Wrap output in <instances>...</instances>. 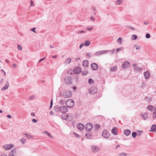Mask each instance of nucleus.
<instances>
[{
	"instance_id": "0e129e2a",
	"label": "nucleus",
	"mask_w": 156,
	"mask_h": 156,
	"mask_svg": "<svg viewBox=\"0 0 156 156\" xmlns=\"http://www.w3.org/2000/svg\"><path fill=\"white\" fill-rule=\"evenodd\" d=\"M3 79H1V83H3Z\"/></svg>"
},
{
	"instance_id": "a19ab883",
	"label": "nucleus",
	"mask_w": 156,
	"mask_h": 156,
	"mask_svg": "<svg viewBox=\"0 0 156 156\" xmlns=\"http://www.w3.org/2000/svg\"><path fill=\"white\" fill-rule=\"evenodd\" d=\"M146 37L147 38H149L150 37V35L149 34H147L146 35Z\"/></svg>"
},
{
	"instance_id": "412c9836",
	"label": "nucleus",
	"mask_w": 156,
	"mask_h": 156,
	"mask_svg": "<svg viewBox=\"0 0 156 156\" xmlns=\"http://www.w3.org/2000/svg\"><path fill=\"white\" fill-rule=\"evenodd\" d=\"M154 108V107L151 105H149L147 107V109L151 111H152Z\"/></svg>"
},
{
	"instance_id": "6e6552de",
	"label": "nucleus",
	"mask_w": 156,
	"mask_h": 156,
	"mask_svg": "<svg viewBox=\"0 0 156 156\" xmlns=\"http://www.w3.org/2000/svg\"><path fill=\"white\" fill-rule=\"evenodd\" d=\"M130 66V64L129 62L128 61H125L123 63L122 67L123 69H125L126 68Z\"/></svg>"
},
{
	"instance_id": "ddd939ff",
	"label": "nucleus",
	"mask_w": 156,
	"mask_h": 156,
	"mask_svg": "<svg viewBox=\"0 0 156 156\" xmlns=\"http://www.w3.org/2000/svg\"><path fill=\"white\" fill-rule=\"evenodd\" d=\"M144 75L145 78L147 79L150 77V73L148 71H146L144 73Z\"/></svg>"
},
{
	"instance_id": "4468645a",
	"label": "nucleus",
	"mask_w": 156,
	"mask_h": 156,
	"mask_svg": "<svg viewBox=\"0 0 156 156\" xmlns=\"http://www.w3.org/2000/svg\"><path fill=\"white\" fill-rule=\"evenodd\" d=\"M118 129L117 128L115 127L113 128L112 130V133L115 135H117V133Z\"/></svg>"
},
{
	"instance_id": "4d7b16f0",
	"label": "nucleus",
	"mask_w": 156,
	"mask_h": 156,
	"mask_svg": "<svg viewBox=\"0 0 156 156\" xmlns=\"http://www.w3.org/2000/svg\"><path fill=\"white\" fill-rule=\"evenodd\" d=\"M83 32H84V31H80L78 32V33L80 34V33H83Z\"/></svg>"
},
{
	"instance_id": "c756f323",
	"label": "nucleus",
	"mask_w": 156,
	"mask_h": 156,
	"mask_svg": "<svg viewBox=\"0 0 156 156\" xmlns=\"http://www.w3.org/2000/svg\"><path fill=\"white\" fill-rule=\"evenodd\" d=\"M123 49V48L122 47H120L119 48H118L117 49L116 51V54H117V52L118 51H121Z\"/></svg>"
},
{
	"instance_id": "e2e57ef3",
	"label": "nucleus",
	"mask_w": 156,
	"mask_h": 156,
	"mask_svg": "<svg viewBox=\"0 0 156 156\" xmlns=\"http://www.w3.org/2000/svg\"><path fill=\"white\" fill-rule=\"evenodd\" d=\"M120 147V145H117L116 146V148H117L118 147Z\"/></svg>"
},
{
	"instance_id": "680f3d73",
	"label": "nucleus",
	"mask_w": 156,
	"mask_h": 156,
	"mask_svg": "<svg viewBox=\"0 0 156 156\" xmlns=\"http://www.w3.org/2000/svg\"><path fill=\"white\" fill-rule=\"evenodd\" d=\"M90 19L92 20L93 21H94V19L93 18V17H91V18H90Z\"/></svg>"
},
{
	"instance_id": "f03ea898",
	"label": "nucleus",
	"mask_w": 156,
	"mask_h": 156,
	"mask_svg": "<svg viewBox=\"0 0 156 156\" xmlns=\"http://www.w3.org/2000/svg\"><path fill=\"white\" fill-rule=\"evenodd\" d=\"M57 108L59 109V111L62 113H65L67 112L68 109L65 106L62 105L61 106H58Z\"/></svg>"
},
{
	"instance_id": "5fc2aeb1",
	"label": "nucleus",
	"mask_w": 156,
	"mask_h": 156,
	"mask_svg": "<svg viewBox=\"0 0 156 156\" xmlns=\"http://www.w3.org/2000/svg\"><path fill=\"white\" fill-rule=\"evenodd\" d=\"M12 66L13 67H15L16 66V65L15 64H14L12 65Z\"/></svg>"
},
{
	"instance_id": "052dcab7",
	"label": "nucleus",
	"mask_w": 156,
	"mask_h": 156,
	"mask_svg": "<svg viewBox=\"0 0 156 156\" xmlns=\"http://www.w3.org/2000/svg\"><path fill=\"white\" fill-rule=\"evenodd\" d=\"M1 156H7L6 154H2Z\"/></svg>"
},
{
	"instance_id": "864d4df0",
	"label": "nucleus",
	"mask_w": 156,
	"mask_h": 156,
	"mask_svg": "<svg viewBox=\"0 0 156 156\" xmlns=\"http://www.w3.org/2000/svg\"><path fill=\"white\" fill-rule=\"evenodd\" d=\"M44 58H45V57L44 58H43L40 59L39 60V62H41L44 59Z\"/></svg>"
},
{
	"instance_id": "49530a36",
	"label": "nucleus",
	"mask_w": 156,
	"mask_h": 156,
	"mask_svg": "<svg viewBox=\"0 0 156 156\" xmlns=\"http://www.w3.org/2000/svg\"><path fill=\"white\" fill-rule=\"evenodd\" d=\"M32 121L34 123H36L37 122V120L36 119H32Z\"/></svg>"
},
{
	"instance_id": "338daca9",
	"label": "nucleus",
	"mask_w": 156,
	"mask_h": 156,
	"mask_svg": "<svg viewBox=\"0 0 156 156\" xmlns=\"http://www.w3.org/2000/svg\"><path fill=\"white\" fill-rule=\"evenodd\" d=\"M112 53H114V52H115V50H114V49H113V50H112Z\"/></svg>"
},
{
	"instance_id": "473e14b6",
	"label": "nucleus",
	"mask_w": 156,
	"mask_h": 156,
	"mask_svg": "<svg viewBox=\"0 0 156 156\" xmlns=\"http://www.w3.org/2000/svg\"><path fill=\"white\" fill-rule=\"evenodd\" d=\"M116 66H114V67H112L110 69L111 70L114 71H115L116 70Z\"/></svg>"
},
{
	"instance_id": "4be33fe9",
	"label": "nucleus",
	"mask_w": 156,
	"mask_h": 156,
	"mask_svg": "<svg viewBox=\"0 0 156 156\" xmlns=\"http://www.w3.org/2000/svg\"><path fill=\"white\" fill-rule=\"evenodd\" d=\"M124 133L126 135L128 136L130 133L131 131L129 130H125Z\"/></svg>"
},
{
	"instance_id": "dca6fc26",
	"label": "nucleus",
	"mask_w": 156,
	"mask_h": 156,
	"mask_svg": "<svg viewBox=\"0 0 156 156\" xmlns=\"http://www.w3.org/2000/svg\"><path fill=\"white\" fill-rule=\"evenodd\" d=\"M108 52V51H100L98 52H97L96 53L95 55H101L103 54H104V53H107Z\"/></svg>"
},
{
	"instance_id": "f257e3e1",
	"label": "nucleus",
	"mask_w": 156,
	"mask_h": 156,
	"mask_svg": "<svg viewBox=\"0 0 156 156\" xmlns=\"http://www.w3.org/2000/svg\"><path fill=\"white\" fill-rule=\"evenodd\" d=\"M65 104L68 108H72L74 105V102L73 100L69 99L66 101Z\"/></svg>"
},
{
	"instance_id": "2eb2a0df",
	"label": "nucleus",
	"mask_w": 156,
	"mask_h": 156,
	"mask_svg": "<svg viewBox=\"0 0 156 156\" xmlns=\"http://www.w3.org/2000/svg\"><path fill=\"white\" fill-rule=\"evenodd\" d=\"M9 86V85L8 82H6V83H5V86L1 88V90L2 91H3L5 89H7L8 88Z\"/></svg>"
},
{
	"instance_id": "79ce46f5",
	"label": "nucleus",
	"mask_w": 156,
	"mask_h": 156,
	"mask_svg": "<svg viewBox=\"0 0 156 156\" xmlns=\"http://www.w3.org/2000/svg\"><path fill=\"white\" fill-rule=\"evenodd\" d=\"M18 48L20 50H21L22 49V47L20 45H18Z\"/></svg>"
},
{
	"instance_id": "1a4fd4ad",
	"label": "nucleus",
	"mask_w": 156,
	"mask_h": 156,
	"mask_svg": "<svg viewBox=\"0 0 156 156\" xmlns=\"http://www.w3.org/2000/svg\"><path fill=\"white\" fill-rule=\"evenodd\" d=\"M14 145L12 144H7L4 146V147L7 150H9L13 147Z\"/></svg>"
},
{
	"instance_id": "7ed1b4c3",
	"label": "nucleus",
	"mask_w": 156,
	"mask_h": 156,
	"mask_svg": "<svg viewBox=\"0 0 156 156\" xmlns=\"http://www.w3.org/2000/svg\"><path fill=\"white\" fill-rule=\"evenodd\" d=\"M72 95V93L71 91H66L65 92L63 95L64 98H68L70 97Z\"/></svg>"
},
{
	"instance_id": "6ab92c4d",
	"label": "nucleus",
	"mask_w": 156,
	"mask_h": 156,
	"mask_svg": "<svg viewBox=\"0 0 156 156\" xmlns=\"http://www.w3.org/2000/svg\"><path fill=\"white\" fill-rule=\"evenodd\" d=\"M88 62L87 60L84 61L82 63L83 66L84 67H87L88 66Z\"/></svg>"
},
{
	"instance_id": "a878e982",
	"label": "nucleus",
	"mask_w": 156,
	"mask_h": 156,
	"mask_svg": "<svg viewBox=\"0 0 156 156\" xmlns=\"http://www.w3.org/2000/svg\"><path fill=\"white\" fill-rule=\"evenodd\" d=\"M23 134L25 135L28 138L33 139L34 138L33 136L30 135H28L26 133H24Z\"/></svg>"
},
{
	"instance_id": "cd10ccee",
	"label": "nucleus",
	"mask_w": 156,
	"mask_h": 156,
	"mask_svg": "<svg viewBox=\"0 0 156 156\" xmlns=\"http://www.w3.org/2000/svg\"><path fill=\"white\" fill-rule=\"evenodd\" d=\"M84 43L85 45L88 46L90 44V42L88 41H86Z\"/></svg>"
},
{
	"instance_id": "72a5a7b5",
	"label": "nucleus",
	"mask_w": 156,
	"mask_h": 156,
	"mask_svg": "<svg viewBox=\"0 0 156 156\" xmlns=\"http://www.w3.org/2000/svg\"><path fill=\"white\" fill-rule=\"evenodd\" d=\"M65 103V101L62 99L60 100L59 104L60 105H63Z\"/></svg>"
},
{
	"instance_id": "c03bdc74",
	"label": "nucleus",
	"mask_w": 156,
	"mask_h": 156,
	"mask_svg": "<svg viewBox=\"0 0 156 156\" xmlns=\"http://www.w3.org/2000/svg\"><path fill=\"white\" fill-rule=\"evenodd\" d=\"M52 103H53V101H52V99H51V104H50V108H51V107H52Z\"/></svg>"
},
{
	"instance_id": "3c124183",
	"label": "nucleus",
	"mask_w": 156,
	"mask_h": 156,
	"mask_svg": "<svg viewBox=\"0 0 156 156\" xmlns=\"http://www.w3.org/2000/svg\"><path fill=\"white\" fill-rule=\"evenodd\" d=\"M31 116H33V117L35 116V115L34 113L33 112H32L31 113Z\"/></svg>"
},
{
	"instance_id": "ea45409f",
	"label": "nucleus",
	"mask_w": 156,
	"mask_h": 156,
	"mask_svg": "<svg viewBox=\"0 0 156 156\" xmlns=\"http://www.w3.org/2000/svg\"><path fill=\"white\" fill-rule=\"evenodd\" d=\"M36 28H33L31 29V30L33 31L35 33H36V32L35 30Z\"/></svg>"
},
{
	"instance_id": "c85d7f7f",
	"label": "nucleus",
	"mask_w": 156,
	"mask_h": 156,
	"mask_svg": "<svg viewBox=\"0 0 156 156\" xmlns=\"http://www.w3.org/2000/svg\"><path fill=\"white\" fill-rule=\"evenodd\" d=\"M20 141L22 144H24L26 141V140L24 138H23L20 140Z\"/></svg>"
},
{
	"instance_id": "6e6d98bb",
	"label": "nucleus",
	"mask_w": 156,
	"mask_h": 156,
	"mask_svg": "<svg viewBox=\"0 0 156 156\" xmlns=\"http://www.w3.org/2000/svg\"><path fill=\"white\" fill-rule=\"evenodd\" d=\"M75 135L76 136V137H79V134H77L76 133H75Z\"/></svg>"
},
{
	"instance_id": "09e8293b",
	"label": "nucleus",
	"mask_w": 156,
	"mask_h": 156,
	"mask_svg": "<svg viewBox=\"0 0 156 156\" xmlns=\"http://www.w3.org/2000/svg\"><path fill=\"white\" fill-rule=\"evenodd\" d=\"M46 133L50 137H52V136L49 133H48L47 132H46Z\"/></svg>"
},
{
	"instance_id": "39448f33",
	"label": "nucleus",
	"mask_w": 156,
	"mask_h": 156,
	"mask_svg": "<svg viewBox=\"0 0 156 156\" xmlns=\"http://www.w3.org/2000/svg\"><path fill=\"white\" fill-rule=\"evenodd\" d=\"M102 136L106 138H108L110 136V134L106 130H104L102 133Z\"/></svg>"
},
{
	"instance_id": "0eeeda50",
	"label": "nucleus",
	"mask_w": 156,
	"mask_h": 156,
	"mask_svg": "<svg viewBox=\"0 0 156 156\" xmlns=\"http://www.w3.org/2000/svg\"><path fill=\"white\" fill-rule=\"evenodd\" d=\"M81 72V69L80 67H77L75 68L73 70V72L74 74H78Z\"/></svg>"
},
{
	"instance_id": "13d9d810",
	"label": "nucleus",
	"mask_w": 156,
	"mask_h": 156,
	"mask_svg": "<svg viewBox=\"0 0 156 156\" xmlns=\"http://www.w3.org/2000/svg\"><path fill=\"white\" fill-rule=\"evenodd\" d=\"M2 71V72H3L4 73V76H5L6 75V73L3 70V69H1V70Z\"/></svg>"
},
{
	"instance_id": "b1692460",
	"label": "nucleus",
	"mask_w": 156,
	"mask_h": 156,
	"mask_svg": "<svg viewBox=\"0 0 156 156\" xmlns=\"http://www.w3.org/2000/svg\"><path fill=\"white\" fill-rule=\"evenodd\" d=\"M142 116L144 120H145L148 118L147 114V113H144L141 115Z\"/></svg>"
},
{
	"instance_id": "5701e85b",
	"label": "nucleus",
	"mask_w": 156,
	"mask_h": 156,
	"mask_svg": "<svg viewBox=\"0 0 156 156\" xmlns=\"http://www.w3.org/2000/svg\"><path fill=\"white\" fill-rule=\"evenodd\" d=\"M156 129V125H153L151 127V131H155Z\"/></svg>"
},
{
	"instance_id": "de8ad7c7",
	"label": "nucleus",
	"mask_w": 156,
	"mask_h": 156,
	"mask_svg": "<svg viewBox=\"0 0 156 156\" xmlns=\"http://www.w3.org/2000/svg\"><path fill=\"white\" fill-rule=\"evenodd\" d=\"M93 28L92 27H90L89 28H87V29L89 30H91Z\"/></svg>"
},
{
	"instance_id": "e433bc0d",
	"label": "nucleus",
	"mask_w": 156,
	"mask_h": 156,
	"mask_svg": "<svg viewBox=\"0 0 156 156\" xmlns=\"http://www.w3.org/2000/svg\"><path fill=\"white\" fill-rule=\"evenodd\" d=\"M134 47H136V50H138L141 48V47L140 46H136V45H135Z\"/></svg>"
},
{
	"instance_id": "9d476101",
	"label": "nucleus",
	"mask_w": 156,
	"mask_h": 156,
	"mask_svg": "<svg viewBox=\"0 0 156 156\" xmlns=\"http://www.w3.org/2000/svg\"><path fill=\"white\" fill-rule=\"evenodd\" d=\"M91 67L93 70H96L98 69V66L95 63H93L91 64Z\"/></svg>"
},
{
	"instance_id": "9b49d317",
	"label": "nucleus",
	"mask_w": 156,
	"mask_h": 156,
	"mask_svg": "<svg viewBox=\"0 0 156 156\" xmlns=\"http://www.w3.org/2000/svg\"><path fill=\"white\" fill-rule=\"evenodd\" d=\"M72 79L70 77H67L65 79L66 82L68 84L71 83Z\"/></svg>"
},
{
	"instance_id": "58836bf2",
	"label": "nucleus",
	"mask_w": 156,
	"mask_h": 156,
	"mask_svg": "<svg viewBox=\"0 0 156 156\" xmlns=\"http://www.w3.org/2000/svg\"><path fill=\"white\" fill-rule=\"evenodd\" d=\"M84 45H85L84 43V42L82 43L80 45V48H81Z\"/></svg>"
},
{
	"instance_id": "423d86ee",
	"label": "nucleus",
	"mask_w": 156,
	"mask_h": 156,
	"mask_svg": "<svg viewBox=\"0 0 156 156\" xmlns=\"http://www.w3.org/2000/svg\"><path fill=\"white\" fill-rule=\"evenodd\" d=\"M78 129L80 131L83 130L84 128V125L81 123H79L77 125Z\"/></svg>"
},
{
	"instance_id": "774afa93",
	"label": "nucleus",
	"mask_w": 156,
	"mask_h": 156,
	"mask_svg": "<svg viewBox=\"0 0 156 156\" xmlns=\"http://www.w3.org/2000/svg\"><path fill=\"white\" fill-rule=\"evenodd\" d=\"M144 24H145V25H147V24H148V23H147V22H144Z\"/></svg>"
},
{
	"instance_id": "393cba45",
	"label": "nucleus",
	"mask_w": 156,
	"mask_h": 156,
	"mask_svg": "<svg viewBox=\"0 0 156 156\" xmlns=\"http://www.w3.org/2000/svg\"><path fill=\"white\" fill-rule=\"evenodd\" d=\"M71 61V59L70 58H67L65 62L66 64L69 63Z\"/></svg>"
},
{
	"instance_id": "bf43d9fd",
	"label": "nucleus",
	"mask_w": 156,
	"mask_h": 156,
	"mask_svg": "<svg viewBox=\"0 0 156 156\" xmlns=\"http://www.w3.org/2000/svg\"><path fill=\"white\" fill-rule=\"evenodd\" d=\"M57 57V56L55 55L54 56H52V58H56Z\"/></svg>"
},
{
	"instance_id": "20e7f679",
	"label": "nucleus",
	"mask_w": 156,
	"mask_h": 156,
	"mask_svg": "<svg viewBox=\"0 0 156 156\" xmlns=\"http://www.w3.org/2000/svg\"><path fill=\"white\" fill-rule=\"evenodd\" d=\"M93 126L91 123H88L85 126V128L87 131H90L93 128Z\"/></svg>"
},
{
	"instance_id": "4c0bfd02",
	"label": "nucleus",
	"mask_w": 156,
	"mask_h": 156,
	"mask_svg": "<svg viewBox=\"0 0 156 156\" xmlns=\"http://www.w3.org/2000/svg\"><path fill=\"white\" fill-rule=\"evenodd\" d=\"M94 127L96 128V129H99L100 128V126L99 125H98V124H96L95 126H94Z\"/></svg>"
},
{
	"instance_id": "603ef678",
	"label": "nucleus",
	"mask_w": 156,
	"mask_h": 156,
	"mask_svg": "<svg viewBox=\"0 0 156 156\" xmlns=\"http://www.w3.org/2000/svg\"><path fill=\"white\" fill-rule=\"evenodd\" d=\"M34 96H33L31 97H30V99H34Z\"/></svg>"
},
{
	"instance_id": "f3484780",
	"label": "nucleus",
	"mask_w": 156,
	"mask_h": 156,
	"mask_svg": "<svg viewBox=\"0 0 156 156\" xmlns=\"http://www.w3.org/2000/svg\"><path fill=\"white\" fill-rule=\"evenodd\" d=\"M99 148L96 146H93L92 147V151L94 152H96L99 150Z\"/></svg>"
},
{
	"instance_id": "7c9ffc66",
	"label": "nucleus",
	"mask_w": 156,
	"mask_h": 156,
	"mask_svg": "<svg viewBox=\"0 0 156 156\" xmlns=\"http://www.w3.org/2000/svg\"><path fill=\"white\" fill-rule=\"evenodd\" d=\"M153 118H156V111H155L154 110L153 113Z\"/></svg>"
},
{
	"instance_id": "a18cd8bd",
	"label": "nucleus",
	"mask_w": 156,
	"mask_h": 156,
	"mask_svg": "<svg viewBox=\"0 0 156 156\" xmlns=\"http://www.w3.org/2000/svg\"><path fill=\"white\" fill-rule=\"evenodd\" d=\"M122 2V1L120 0H119L117 1V4H119Z\"/></svg>"
},
{
	"instance_id": "2f4dec72",
	"label": "nucleus",
	"mask_w": 156,
	"mask_h": 156,
	"mask_svg": "<svg viewBox=\"0 0 156 156\" xmlns=\"http://www.w3.org/2000/svg\"><path fill=\"white\" fill-rule=\"evenodd\" d=\"M132 136L134 137L135 138L136 136V132H133L132 133Z\"/></svg>"
},
{
	"instance_id": "aec40b11",
	"label": "nucleus",
	"mask_w": 156,
	"mask_h": 156,
	"mask_svg": "<svg viewBox=\"0 0 156 156\" xmlns=\"http://www.w3.org/2000/svg\"><path fill=\"white\" fill-rule=\"evenodd\" d=\"M68 115L66 114H63V115L62 116V119L66 120L68 119Z\"/></svg>"
},
{
	"instance_id": "8fccbe9b",
	"label": "nucleus",
	"mask_w": 156,
	"mask_h": 156,
	"mask_svg": "<svg viewBox=\"0 0 156 156\" xmlns=\"http://www.w3.org/2000/svg\"><path fill=\"white\" fill-rule=\"evenodd\" d=\"M7 117L8 118H9V119H10V118H12V116L9 115H7Z\"/></svg>"
},
{
	"instance_id": "f704fd0d",
	"label": "nucleus",
	"mask_w": 156,
	"mask_h": 156,
	"mask_svg": "<svg viewBox=\"0 0 156 156\" xmlns=\"http://www.w3.org/2000/svg\"><path fill=\"white\" fill-rule=\"evenodd\" d=\"M132 37L133 40L136 39L137 38V36L135 35H133Z\"/></svg>"
},
{
	"instance_id": "c9c22d12",
	"label": "nucleus",
	"mask_w": 156,
	"mask_h": 156,
	"mask_svg": "<svg viewBox=\"0 0 156 156\" xmlns=\"http://www.w3.org/2000/svg\"><path fill=\"white\" fill-rule=\"evenodd\" d=\"M122 38L121 37L119 38L118 39V41L120 43V44H121L122 42Z\"/></svg>"
},
{
	"instance_id": "37998d69",
	"label": "nucleus",
	"mask_w": 156,
	"mask_h": 156,
	"mask_svg": "<svg viewBox=\"0 0 156 156\" xmlns=\"http://www.w3.org/2000/svg\"><path fill=\"white\" fill-rule=\"evenodd\" d=\"M31 6H34V4L33 3V1L32 0L30 1Z\"/></svg>"
},
{
	"instance_id": "f8f14e48",
	"label": "nucleus",
	"mask_w": 156,
	"mask_h": 156,
	"mask_svg": "<svg viewBox=\"0 0 156 156\" xmlns=\"http://www.w3.org/2000/svg\"><path fill=\"white\" fill-rule=\"evenodd\" d=\"M89 92L91 94L95 93L97 92V89L95 87H92L90 89Z\"/></svg>"
},
{
	"instance_id": "69168bd1",
	"label": "nucleus",
	"mask_w": 156,
	"mask_h": 156,
	"mask_svg": "<svg viewBox=\"0 0 156 156\" xmlns=\"http://www.w3.org/2000/svg\"><path fill=\"white\" fill-rule=\"evenodd\" d=\"M136 70H138L139 71H140L141 70V69H140V68H139L138 70L137 69H136Z\"/></svg>"
},
{
	"instance_id": "bb28decb",
	"label": "nucleus",
	"mask_w": 156,
	"mask_h": 156,
	"mask_svg": "<svg viewBox=\"0 0 156 156\" xmlns=\"http://www.w3.org/2000/svg\"><path fill=\"white\" fill-rule=\"evenodd\" d=\"M94 82V80L91 78H90L88 80V83L89 84L93 83Z\"/></svg>"
},
{
	"instance_id": "a211bd4d",
	"label": "nucleus",
	"mask_w": 156,
	"mask_h": 156,
	"mask_svg": "<svg viewBox=\"0 0 156 156\" xmlns=\"http://www.w3.org/2000/svg\"><path fill=\"white\" fill-rule=\"evenodd\" d=\"M16 153V150L15 149H12L10 154L9 156H15Z\"/></svg>"
}]
</instances>
